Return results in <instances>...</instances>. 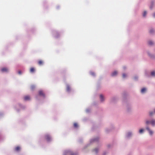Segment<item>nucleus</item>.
Returning a JSON list of instances; mask_svg holds the SVG:
<instances>
[{
  "instance_id": "nucleus-1",
  "label": "nucleus",
  "mask_w": 155,
  "mask_h": 155,
  "mask_svg": "<svg viewBox=\"0 0 155 155\" xmlns=\"http://www.w3.org/2000/svg\"><path fill=\"white\" fill-rule=\"evenodd\" d=\"M145 123L147 125L151 124L153 126H155V119H152L150 121L148 120H146Z\"/></svg>"
},
{
  "instance_id": "nucleus-2",
  "label": "nucleus",
  "mask_w": 155,
  "mask_h": 155,
  "mask_svg": "<svg viewBox=\"0 0 155 155\" xmlns=\"http://www.w3.org/2000/svg\"><path fill=\"white\" fill-rule=\"evenodd\" d=\"M64 155H76V154L73 153L71 151L68 150H65L64 153Z\"/></svg>"
},
{
  "instance_id": "nucleus-3",
  "label": "nucleus",
  "mask_w": 155,
  "mask_h": 155,
  "mask_svg": "<svg viewBox=\"0 0 155 155\" xmlns=\"http://www.w3.org/2000/svg\"><path fill=\"white\" fill-rule=\"evenodd\" d=\"M133 135V133L131 131H129L127 132L126 135V137L127 138H130Z\"/></svg>"
},
{
  "instance_id": "nucleus-4",
  "label": "nucleus",
  "mask_w": 155,
  "mask_h": 155,
  "mask_svg": "<svg viewBox=\"0 0 155 155\" xmlns=\"http://www.w3.org/2000/svg\"><path fill=\"white\" fill-rule=\"evenodd\" d=\"M146 129L148 131L150 135V136L153 135V131L150 130L148 126H147Z\"/></svg>"
},
{
  "instance_id": "nucleus-5",
  "label": "nucleus",
  "mask_w": 155,
  "mask_h": 155,
  "mask_svg": "<svg viewBox=\"0 0 155 155\" xmlns=\"http://www.w3.org/2000/svg\"><path fill=\"white\" fill-rule=\"evenodd\" d=\"M147 53L149 56L152 59H154L155 58V55H154L153 54L150 53V51H147Z\"/></svg>"
},
{
  "instance_id": "nucleus-6",
  "label": "nucleus",
  "mask_w": 155,
  "mask_h": 155,
  "mask_svg": "<svg viewBox=\"0 0 155 155\" xmlns=\"http://www.w3.org/2000/svg\"><path fill=\"white\" fill-rule=\"evenodd\" d=\"M45 138L48 142H50L51 140V138L48 134H46L45 136Z\"/></svg>"
},
{
  "instance_id": "nucleus-7",
  "label": "nucleus",
  "mask_w": 155,
  "mask_h": 155,
  "mask_svg": "<svg viewBox=\"0 0 155 155\" xmlns=\"http://www.w3.org/2000/svg\"><path fill=\"white\" fill-rule=\"evenodd\" d=\"M99 140V138L98 137H97L96 138H94V139H92L91 140L90 142L91 143H93V142L97 141Z\"/></svg>"
},
{
  "instance_id": "nucleus-8",
  "label": "nucleus",
  "mask_w": 155,
  "mask_h": 155,
  "mask_svg": "<svg viewBox=\"0 0 155 155\" xmlns=\"http://www.w3.org/2000/svg\"><path fill=\"white\" fill-rule=\"evenodd\" d=\"M147 14V12L146 11H144L143 12L142 15V16L144 18H145L146 17Z\"/></svg>"
},
{
  "instance_id": "nucleus-9",
  "label": "nucleus",
  "mask_w": 155,
  "mask_h": 155,
  "mask_svg": "<svg viewBox=\"0 0 155 155\" xmlns=\"http://www.w3.org/2000/svg\"><path fill=\"white\" fill-rule=\"evenodd\" d=\"M147 91V88L145 87H143L142 88L140 91L141 93L142 94H144Z\"/></svg>"
},
{
  "instance_id": "nucleus-10",
  "label": "nucleus",
  "mask_w": 155,
  "mask_h": 155,
  "mask_svg": "<svg viewBox=\"0 0 155 155\" xmlns=\"http://www.w3.org/2000/svg\"><path fill=\"white\" fill-rule=\"evenodd\" d=\"M1 71L2 72H7L8 71V69L6 68H4L1 69Z\"/></svg>"
},
{
  "instance_id": "nucleus-11",
  "label": "nucleus",
  "mask_w": 155,
  "mask_h": 155,
  "mask_svg": "<svg viewBox=\"0 0 155 155\" xmlns=\"http://www.w3.org/2000/svg\"><path fill=\"white\" fill-rule=\"evenodd\" d=\"M148 44L149 45L152 46L154 45V43L152 40H150L148 41Z\"/></svg>"
},
{
  "instance_id": "nucleus-12",
  "label": "nucleus",
  "mask_w": 155,
  "mask_h": 155,
  "mask_svg": "<svg viewBox=\"0 0 155 155\" xmlns=\"http://www.w3.org/2000/svg\"><path fill=\"white\" fill-rule=\"evenodd\" d=\"M117 72L116 71H115L111 74V76L112 77H114L117 75Z\"/></svg>"
},
{
  "instance_id": "nucleus-13",
  "label": "nucleus",
  "mask_w": 155,
  "mask_h": 155,
  "mask_svg": "<svg viewBox=\"0 0 155 155\" xmlns=\"http://www.w3.org/2000/svg\"><path fill=\"white\" fill-rule=\"evenodd\" d=\"M127 111L130 112L131 111V110L132 107L130 106L129 105H127Z\"/></svg>"
},
{
  "instance_id": "nucleus-14",
  "label": "nucleus",
  "mask_w": 155,
  "mask_h": 155,
  "mask_svg": "<svg viewBox=\"0 0 155 155\" xmlns=\"http://www.w3.org/2000/svg\"><path fill=\"white\" fill-rule=\"evenodd\" d=\"M39 94L40 95H41V96H43V97H45V95L44 94V93H43V92L42 91H39Z\"/></svg>"
},
{
  "instance_id": "nucleus-15",
  "label": "nucleus",
  "mask_w": 155,
  "mask_h": 155,
  "mask_svg": "<svg viewBox=\"0 0 155 155\" xmlns=\"http://www.w3.org/2000/svg\"><path fill=\"white\" fill-rule=\"evenodd\" d=\"M100 99L101 100V102H103L104 100V98L103 95H100Z\"/></svg>"
},
{
  "instance_id": "nucleus-16",
  "label": "nucleus",
  "mask_w": 155,
  "mask_h": 155,
  "mask_svg": "<svg viewBox=\"0 0 155 155\" xmlns=\"http://www.w3.org/2000/svg\"><path fill=\"white\" fill-rule=\"evenodd\" d=\"M24 99L25 101L29 100L30 99V97L29 96H26L24 97Z\"/></svg>"
},
{
  "instance_id": "nucleus-17",
  "label": "nucleus",
  "mask_w": 155,
  "mask_h": 155,
  "mask_svg": "<svg viewBox=\"0 0 155 155\" xmlns=\"http://www.w3.org/2000/svg\"><path fill=\"white\" fill-rule=\"evenodd\" d=\"M70 87L69 85H67V91L68 92H70Z\"/></svg>"
},
{
  "instance_id": "nucleus-18",
  "label": "nucleus",
  "mask_w": 155,
  "mask_h": 155,
  "mask_svg": "<svg viewBox=\"0 0 155 155\" xmlns=\"http://www.w3.org/2000/svg\"><path fill=\"white\" fill-rule=\"evenodd\" d=\"M154 1H152L151 2V5L150 6V9H152L153 8V5H154Z\"/></svg>"
},
{
  "instance_id": "nucleus-19",
  "label": "nucleus",
  "mask_w": 155,
  "mask_h": 155,
  "mask_svg": "<svg viewBox=\"0 0 155 155\" xmlns=\"http://www.w3.org/2000/svg\"><path fill=\"white\" fill-rule=\"evenodd\" d=\"M151 76L155 77V71H153L151 72Z\"/></svg>"
},
{
  "instance_id": "nucleus-20",
  "label": "nucleus",
  "mask_w": 155,
  "mask_h": 155,
  "mask_svg": "<svg viewBox=\"0 0 155 155\" xmlns=\"http://www.w3.org/2000/svg\"><path fill=\"white\" fill-rule=\"evenodd\" d=\"M149 32L150 34H153L154 33L155 31L153 29H151L150 30Z\"/></svg>"
},
{
  "instance_id": "nucleus-21",
  "label": "nucleus",
  "mask_w": 155,
  "mask_h": 155,
  "mask_svg": "<svg viewBox=\"0 0 155 155\" xmlns=\"http://www.w3.org/2000/svg\"><path fill=\"white\" fill-rule=\"evenodd\" d=\"M18 106L21 109H24L25 108V107L24 106H22L21 104H19L18 105Z\"/></svg>"
},
{
  "instance_id": "nucleus-22",
  "label": "nucleus",
  "mask_w": 155,
  "mask_h": 155,
  "mask_svg": "<svg viewBox=\"0 0 155 155\" xmlns=\"http://www.w3.org/2000/svg\"><path fill=\"white\" fill-rule=\"evenodd\" d=\"M98 149L97 148H96L93 150V151L95 152V153H98Z\"/></svg>"
},
{
  "instance_id": "nucleus-23",
  "label": "nucleus",
  "mask_w": 155,
  "mask_h": 155,
  "mask_svg": "<svg viewBox=\"0 0 155 155\" xmlns=\"http://www.w3.org/2000/svg\"><path fill=\"white\" fill-rule=\"evenodd\" d=\"M143 131H144V130L143 129H141L139 130V133L140 134H142L143 133Z\"/></svg>"
},
{
  "instance_id": "nucleus-24",
  "label": "nucleus",
  "mask_w": 155,
  "mask_h": 155,
  "mask_svg": "<svg viewBox=\"0 0 155 155\" xmlns=\"http://www.w3.org/2000/svg\"><path fill=\"white\" fill-rule=\"evenodd\" d=\"M127 77V75L125 73H123L122 74V77L124 78H125Z\"/></svg>"
},
{
  "instance_id": "nucleus-25",
  "label": "nucleus",
  "mask_w": 155,
  "mask_h": 155,
  "mask_svg": "<svg viewBox=\"0 0 155 155\" xmlns=\"http://www.w3.org/2000/svg\"><path fill=\"white\" fill-rule=\"evenodd\" d=\"M20 149V147H16L15 149V150L16 151H18Z\"/></svg>"
},
{
  "instance_id": "nucleus-26",
  "label": "nucleus",
  "mask_w": 155,
  "mask_h": 155,
  "mask_svg": "<svg viewBox=\"0 0 155 155\" xmlns=\"http://www.w3.org/2000/svg\"><path fill=\"white\" fill-rule=\"evenodd\" d=\"M34 71H35V69H34V68H31L30 70V71L31 72H34Z\"/></svg>"
},
{
  "instance_id": "nucleus-27",
  "label": "nucleus",
  "mask_w": 155,
  "mask_h": 155,
  "mask_svg": "<svg viewBox=\"0 0 155 155\" xmlns=\"http://www.w3.org/2000/svg\"><path fill=\"white\" fill-rule=\"evenodd\" d=\"M134 79L135 80L137 81L138 79V77L137 76H135L134 77Z\"/></svg>"
},
{
  "instance_id": "nucleus-28",
  "label": "nucleus",
  "mask_w": 155,
  "mask_h": 155,
  "mask_svg": "<svg viewBox=\"0 0 155 155\" xmlns=\"http://www.w3.org/2000/svg\"><path fill=\"white\" fill-rule=\"evenodd\" d=\"M153 114V111H150L149 112V115L150 116H152Z\"/></svg>"
},
{
  "instance_id": "nucleus-29",
  "label": "nucleus",
  "mask_w": 155,
  "mask_h": 155,
  "mask_svg": "<svg viewBox=\"0 0 155 155\" xmlns=\"http://www.w3.org/2000/svg\"><path fill=\"white\" fill-rule=\"evenodd\" d=\"M90 74L92 76H94L95 75V74L94 72H90Z\"/></svg>"
},
{
  "instance_id": "nucleus-30",
  "label": "nucleus",
  "mask_w": 155,
  "mask_h": 155,
  "mask_svg": "<svg viewBox=\"0 0 155 155\" xmlns=\"http://www.w3.org/2000/svg\"><path fill=\"white\" fill-rule=\"evenodd\" d=\"M74 127L75 128H77L78 127V125L77 123L74 124Z\"/></svg>"
},
{
  "instance_id": "nucleus-31",
  "label": "nucleus",
  "mask_w": 155,
  "mask_h": 155,
  "mask_svg": "<svg viewBox=\"0 0 155 155\" xmlns=\"http://www.w3.org/2000/svg\"><path fill=\"white\" fill-rule=\"evenodd\" d=\"M35 88V86L34 85H32L31 86V88L32 90H33Z\"/></svg>"
},
{
  "instance_id": "nucleus-32",
  "label": "nucleus",
  "mask_w": 155,
  "mask_h": 155,
  "mask_svg": "<svg viewBox=\"0 0 155 155\" xmlns=\"http://www.w3.org/2000/svg\"><path fill=\"white\" fill-rule=\"evenodd\" d=\"M38 63L39 65H41L42 64V61H39Z\"/></svg>"
},
{
  "instance_id": "nucleus-33",
  "label": "nucleus",
  "mask_w": 155,
  "mask_h": 155,
  "mask_svg": "<svg viewBox=\"0 0 155 155\" xmlns=\"http://www.w3.org/2000/svg\"><path fill=\"white\" fill-rule=\"evenodd\" d=\"M90 110L89 109H87L86 110V112L87 113H88L90 112Z\"/></svg>"
},
{
  "instance_id": "nucleus-34",
  "label": "nucleus",
  "mask_w": 155,
  "mask_h": 155,
  "mask_svg": "<svg viewBox=\"0 0 155 155\" xmlns=\"http://www.w3.org/2000/svg\"><path fill=\"white\" fill-rule=\"evenodd\" d=\"M153 16L154 18H155V13H154L153 14Z\"/></svg>"
},
{
  "instance_id": "nucleus-35",
  "label": "nucleus",
  "mask_w": 155,
  "mask_h": 155,
  "mask_svg": "<svg viewBox=\"0 0 155 155\" xmlns=\"http://www.w3.org/2000/svg\"><path fill=\"white\" fill-rule=\"evenodd\" d=\"M18 74H21V71H19L18 72Z\"/></svg>"
},
{
  "instance_id": "nucleus-36",
  "label": "nucleus",
  "mask_w": 155,
  "mask_h": 155,
  "mask_svg": "<svg viewBox=\"0 0 155 155\" xmlns=\"http://www.w3.org/2000/svg\"><path fill=\"white\" fill-rule=\"evenodd\" d=\"M107 147L109 148L110 147V144H108L107 145Z\"/></svg>"
},
{
  "instance_id": "nucleus-37",
  "label": "nucleus",
  "mask_w": 155,
  "mask_h": 155,
  "mask_svg": "<svg viewBox=\"0 0 155 155\" xmlns=\"http://www.w3.org/2000/svg\"><path fill=\"white\" fill-rule=\"evenodd\" d=\"M54 37H55L56 38H58V36H56V35H54Z\"/></svg>"
},
{
  "instance_id": "nucleus-38",
  "label": "nucleus",
  "mask_w": 155,
  "mask_h": 155,
  "mask_svg": "<svg viewBox=\"0 0 155 155\" xmlns=\"http://www.w3.org/2000/svg\"><path fill=\"white\" fill-rule=\"evenodd\" d=\"M123 68L124 69H125L126 68V67H124Z\"/></svg>"
},
{
  "instance_id": "nucleus-39",
  "label": "nucleus",
  "mask_w": 155,
  "mask_h": 155,
  "mask_svg": "<svg viewBox=\"0 0 155 155\" xmlns=\"http://www.w3.org/2000/svg\"><path fill=\"white\" fill-rule=\"evenodd\" d=\"M106 131L107 132H109V131L108 130V129H106Z\"/></svg>"
},
{
  "instance_id": "nucleus-40",
  "label": "nucleus",
  "mask_w": 155,
  "mask_h": 155,
  "mask_svg": "<svg viewBox=\"0 0 155 155\" xmlns=\"http://www.w3.org/2000/svg\"><path fill=\"white\" fill-rule=\"evenodd\" d=\"M17 110V111H19V110Z\"/></svg>"
},
{
  "instance_id": "nucleus-41",
  "label": "nucleus",
  "mask_w": 155,
  "mask_h": 155,
  "mask_svg": "<svg viewBox=\"0 0 155 155\" xmlns=\"http://www.w3.org/2000/svg\"><path fill=\"white\" fill-rule=\"evenodd\" d=\"M104 154V155L105 153H104V154Z\"/></svg>"
},
{
  "instance_id": "nucleus-42",
  "label": "nucleus",
  "mask_w": 155,
  "mask_h": 155,
  "mask_svg": "<svg viewBox=\"0 0 155 155\" xmlns=\"http://www.w3.org/2000/svg\"><path fill=\"white\" fill-rule=\"evenodd\" d=\"M56 33H57V34H58V32H56Z\"/></svg>"
},
{
  "instance_id": "nucleus-43",
  "label": "nucleus",
  "mask_w": 155,
  "mask_h": 155,
  "mask_svg": "<svg viewBox=\"0 0 155 155\" xmlns=\"http://www.w3.org/2000/svg\"><path fill=\"white\" fill-rule=\"evenodd\" d=\"M154 112H155V110H154Z\"/></svg>"
},
{
  "instance_id": "nucleus-44",
  "label": "nucleus",
  "mask_w": 155,
  "mask_h": 155,
  "mask_svg": "<svg viewBox=\"0 0 155 155\" xmlns=\"http://www.w3.org/2000/svg\"><path fill=\"white\" fill-rule=\"evenodd\" d=\"M131 155L130 154V155Z\"/></svg>"
}]
</instances>
